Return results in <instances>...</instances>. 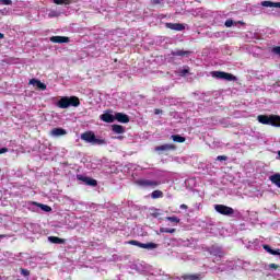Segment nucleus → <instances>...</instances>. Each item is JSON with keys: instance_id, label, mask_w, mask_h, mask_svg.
I'll list each match as a JSON object with an SVG mask.
<instances>
[{"instance_id": "obj_1", "label": "nucleus", "mask_w": 280, "mask_h": 280, "mask_svg": "<svg viewBox=\"0 0 280 280\" xmlns=\"http://www.w3.org/2000/svg\"><path fill=\"white\" fill-rule=\"evenodd\" d=\"M257 121L264 126H273L275 128H280V116L277 115H258Z\"/></svg>"}, {"instance_id": "obj_2", "label": "nucleus", "mask_w": 280, "mask_h": 280, "mask_svg": "<svg viewBox=\"0 0 280 280\" xmlns=\"http://www.w3.org/2000/svg\"><path fill=\"white\" fill-rule=\"evenodd\" d=\"M58 108H69L70 106H80V98L78 96H62L57 103Z\"/></svg>"}, {"instance_id": "obj_3", "label": "nucleus", "mask_w": 280, "mask_h": 280, "mask_svg": "<svg viewBox=\"0 0 280 280\" xmlns=\"http://www.w3.org/2000/svg\"><path fill=\"white\" fill-rule=\"evenodd\" d=\"M137 185H139V187H150L151 189H154L155 187H159V185H161L163 182H161V179H147V178H142V179H138Z\"/></svg>"}, {"instance_id": "obj_4", "label": "nucleus", "mask_w": 280, "mask_h": 280, "mask_svg": "<svg viewBox=\"0 0 280 280\" xmlns=\"http://www.w3.org/2000/svg\"><path fill=\"white\" fill-rule=\"evenodd\" d=\"M211 75L212 78H217V80H226L228 82H235L237 80V77L229 72L212 71Z\"/></svg>"}, {"instance_id": "obj_5", "label": "nucleus", "mask_w": 280, "mask_h": 280, "mask_svg": "<svg viewBox=\"0 0 280 280\" xmlns=\"http://www.w3.org/2000/svg\"><path fill=\"white\" fill-rule=\"evenodd\" d=\"M211 75L212 78H217V80H226L228 82H235L237 80V77L229 72L212 71Z\"/></svg>"}, {"instance_id": "obj_6", "label": "nucleus", "mask_w": 280, "mask_h": 280, "mask_svg": "<svg viewBox=\"0 0 280 280\" xmlns=\"http://www.w3.org/2000/svg\"><path fill=\"white\" fill-rule=\"evenodd\" d=\"M214 210L221 215H233V213H235V210H233V208L224 205H214Z\"/></svg>"}, {"instance_id": "obj_7", "label": "nucleus", "mask_w": 280, "mask_h": 280, "mask_svg": "<svg viewBox=\"0 0 280 280\" xmlns=\"http://www.w3.org/2000/svg\"><path fill=\"white\" fill-rule=\"evenodd\" d=\"M77 179L80 180L81 183H84V185H89L90 187H97V180L84 176V175H77Z\"/></svg>"}, {"instance_id": "obj_8", "label": "nucleus", "mask_w": 280, "mask_h": 280, "mask_svg": "<svg viewBox=\"0 0 280 280\" xmlns=\"http://www.w3.org/2000/svg\"><path fill=\"white\" fill-rule=\"evenodd\" d=\"M119 121L120 124H128V121H130V118L128 117V115L122 114V113H116L114 115V121Z\"/></svg>"}, {"instance_id": "obj_9", "label": "nucleus", "mask_w": 280, "mask_h": 280, "mask_svg": "<svg viewBox=\"0 0 280 280\" xmlns=\"http://www.w3.org/2000/svg\"><path fill=\"white\" fill-rule=\"evenodd\" d=\"M82 141H85V143H93L95 140V133L93 131H86L81 135Z\"/></svg>"}, {"instance_id": "obj_10", "label": "nucleus", "mask_w": 280, "mask_h": 280, "mask_svg": "<svg viewBox=\"0 0 280 280\" xmlns=\"http://www.w3.org/2000/svg\"><path fill=\"white\" fill-rule=\"evenodd\" d=\"M210 255H213L214 257H224V252L222 250V247L213 245L210 247Z\"/></svg>"}, {"instance_id": "obj_11", "label": "nucleus", "mask_w": 280, "mask_h": 280, "mask_svg": "<svg viewBox=\"0 0 280 280\" xmlns=\"http://www.w3.org/2000/svg\"><path fill=\"white\" fill-rule=\"evenodd\" d=\"M172 150H176V145L174 144H162L155 147V152H170Z\"/></svg>"}, {"instance_id": "obj_12", "label": "nucleus", "mask_w": 280, "mask_h": 280, "mask_svg": "<svg viewBox=\"0 0 280 280\" xmlns=\"http://www.w3.org/2000/svg\"><path fill=\"white\" fill-rule=\"evenodd\" d=\"M165 26L168 30H174L175 32H183V30H185V25L180 23H166Z\"/></svg>"}, {"instance_id": "obj_13", "label": "nucleus", "mask_w": 280, "mask_h": 280, "mask_svg": "<svg viewBox=\"0 0 280 280\" xmlns=\"http://www.w3.org/2000/svg\"><path fill=\"white\" fill-rule=\"evenodd\" d=\"M30 84H32L33 86H37V89H40V91H47V85L40 82V80L38 79H32L30 81Z\"/></svg>"}, {"instance_id": "obj_14", "label": "nucleus", "mask_w": 280, "mask_h": 280, "mask_svg": "<svg viewBox=\"0 0 280 280\" xmlns=\"http://www.w3.org/2000/svg\"><path fill=\"white\" fill-rule=\"evenodd\" d=\"M67 135V129L54 128L50 131V137H65Z\"/></svg>"}, {"instance_id": "obj_15", "label": "nucleus", "mask_w": 280, "mask_h": 280, "mask_svg": "<svg viewBox=\"0 0 280 280\" xmlns=\"http://www.w3.org/2000/svg\"><path fill=\"white\" fill-rule=\"evenodd\" d=\"M102 121H105V124H113L115 121V115L110 113H105L101 115Z\"/></svg>"}, {"instance_id": "obj_16", "label": "nucleus", "mask_w": 280, "mask_h": 280, "mask_svg": "<svg viewBox=\"0 0 280 280\" xmlns=\"http://www.w3.org/2000/svg\"><path fill=\"white\" fill-rule=\"evenodd\" d=\"M51 43H69V37L65 36H52L50 37Z\"/></svg>"}, {"instance_id": "obj_17", "label": "nucleus", "mask_w": 280, "mask_h": 280, "mask_svg": "<svg viewBox=\"0 0 280 280\" xmlns=\"http://www.w3.org/2000/svg\"><path fill=\"white\" fill-rule=\"evenodd\" d=\"M112 130H113V132H115L116 135H124V132H126V129H125L124 126H121V125H113V126H112Z\"/></svg>"}, {"instance_id": "obj_18", "label": "nucleus", "mask_w": 280, "mask_h": 280, "mask_svg": "<svg viewBox=\"0 0 280 280\" xmlns=\"http://www.w3.org/2000/svg\"><path fill=\"white\" fill-rule=\"evenodd\" d=\"M183 280H200L202 279V275L196 273V275H184L182 276Z\"/></svg>"}, {"instance_id": "obj_19", "label": "nucleus", "mask_w": 280, "mask_h": 280, "mask_svg": "<svg viewBox=\"0 0 280 280\" xmlns=\"http://www.w3.org/2000/svg\"><path fill=\"white\" fill-rule=\"evenodd\" d=\"M262 8H280V2L262 1Z\"/></svg>"}, {"instance_id": "obj_20", "label": "nucleus", "mask_w": 280, "mask_h": 280, "mask_svg": "<svg viewBox=\"0 0 280 280\" xmlns=\"http://www.w3.org/2000/svg\"><path fill=\"white\" fill-rule=\"evenodd\" d=\"M269 179L271 180V183H272L273 185H276V186L279 187V189H280V174H279V173L271 175V176L269 177Z\"/></svg>"}, {"instance_id": "obj_21", "label": "nucleus", "mask_w": 280, "mask_h": 280, "mask_svg": "<svg viewBox=\"0 0 280 280\" xmlns=\"http://www.w3.org/2000/svg\"><path fill=\"white\" fill-rule=\"evenodd\" d=\"M48 242H50V244H65L66 241L58 236H49Z\"/></svg>"}, {"instance_id": "obj_22", "label": "nucleus", "mask_w": 280, "mask_h": 280, "mask_svg": "<svg viewBox=\"0 0 280 280\" xmlns=\"http://www.w3.org/2000/svg\"><path fill=\"white\" fill-rule=\"evenodd\" d=\"M141 248H147L148 250H154V248H159V244H156V243H142Z\"/></svg>"}, {"instance_id": "obj_23", "label": "nucleus", "mask_w": 280, "mask_h": 280, "mask_svg": "<svg viewBox=\"0 0 280 280\" xmlns=\"http://www.w3.org/2000/svg\"><path fill=\"white\" fill-rule=\"evenodd\" d=\"M171 139L173 141H175V143H185V141H186L185 137H183L180 135H173V136H171Z\"/></svg>"}, {"instance_id": "obj_24", "label": "nucleus", "mask_w": 280, "mask_h": 280, "mask_svg": "<svg viewBox=\"0 0 280 280\" xmlns=\"http://www.w3.org/2000/svg\"><path fill=\"white\" fill-rule=\"evenodd\" d=\"M92 145H106V140L96 138L94 136V140L92 142Z\"/></svg>"}, {"instance_id": "obj_25", "label": "nucleus", "mask_w": 280, "mask_h": 280, "mask_svg": "<svg viewBox=\"0 0 280 280\" xmlns=\"http://www.w3.org/2000/svg\"><path fill=\"white\" fill-rule=\"evenodd\" d=\"M264 249L270 255H280V249H272L268 245H264Z\"/></svg>"}, {"instance_id": "obj_26", "label": "nucleus", "mask_w": 280, "mask_h": 280, "mask_svg": "<svg viewBox=\"0 0 280 280\" xmlns=\"http://www.w3.org/2000/svg\"><path fill=\"white\" fill-rule=\"evenodd\" d=\"M33 205H36L37 207H40L42 211H45L46 213H49V211H51V207H49L47 205L36 203V202H33Z\"/></svg>"}, {"instance_id": "obj_27", "label": "nucleus", "mask_w": 280, "mask_h": 280, "mask_svg": "<svg viewBox=\"0 0 280 280\" xmlns=\"http://www.w3.org/2000/svg\"><path fill=\"white\" fill-rule=\"evenodd\" d=\"M151 198H153L154 200H156V198H163V191H161V190H154V191L151 194Z\"/></svg>"}, {"instance_id": "obj_28", "label": "nucleus", "mask_w": 280, "mask_h": 280, "mask_svg": "<svg viewBox=\"0 0 280 280\" xmlns=\"http://www.w3.org/2000/svg\"><path fill=\"white\" fill-rule=\"evenodd\" d=\"M189 51H185V50H174L172 51V56H188Z\"/></svg>"}, {"instance_id": "obj_29", "label": "nucleus", "mask_w": 280, "mask_h": 280, "mask_svg": "<svg viewBox=\"0 0 280 280\" xmlns=\"http://www.w3.org/2000/svg\"><path fill=\"white\" fill-rule=\"evenodd\" d=\"M58 16H60V12H58V11H56V10H51V11H49V13H48V18H49V19H56V18H58Z\"/></svg>"}, {"instance_id": "obj_30", "label": "nucleus", "mask_w": 280, "mask_h": 280, "mask_svg": "<svg viewBox=\"0 0 280 280\" xmlns=\"http://www.w3.org/2000/svg\"><path fill=\"white\" fill-rule=\"evenodd\" d=\"M166 220L168 222H173L174 224H178L180 222V219H178V217H166Z\"/></svg>"}, {"instance_id": "obj_31", "label": "nucleus", "mask_w": 280, "mask_h": 280, "mask_svg": "<svg viewBox=\"0 0 280 280\" xmlns=\"http://www.w3.org/2000/svg\"><path fill=\"white\" fill-rule=\"evenodd\" d=\"M160 233H176V229L161 228Z\"/></svg>"}, {"instance_id": "obj_32", "label": "nucleus", "mask_w": 280, "mask_h": 280, "mask_svg": "<svg viewBox=\"0 0 280 280\" xmlns=\"http://www.w3.org/2000/svg\"><path fill=\"white\" fill-rule=\"evenodd\" d=\"M69 1H71V0H54V3H56L57 5H62V3L68 4Z\"/></svg>"}, {"instance_id": "obj_33", "label": "nucleus", "mask_w": 280, "mask_h": 280, "mask_svg": "<svg viewBox=\"0 0 280 280\" xmlns=\"http://www.w3.org/2000/svg\"><path fill=\"white\" fill-rule=\"evenodd\" d=\"M129 244H131V246H138L139 248L143 246V243H139L138 241H129Z\"/></svg>"}, {"instance_id": "obj_34", "label": "nucleus", "mask_w": 280, "mask_h": 280, "mask_svg": "<svg viewBox=\"0 0 280 280\" xmlns=\"http://www.w3.org/2000/svg\"><path fill=\"white\" fill-rule=\"evenodd\" d=\"M0 5H12V0H0Z\"/></svg>"}, {"instance_id": "obj_35", "label": "nucleus", "mask_w": 280, "mask_h": 280, "mask_svg": "<svg viewBox=\"0 0 280 280\" xmlns=\"http://www.w3.org/2000/svg\"><path fill=\"white\" fill-rule=\"evenodd\" d=\"M272 52L276 54L277 56H280V46L273 47Z\"/></svg>"}, {"instance_id": "obj_36", "label": "nucleus", "mask_w": 280, "mask_h": 280, "mask_svg": "<svg viewBox=\"0 0 280 280\" xmlns=\"http://www.w3.org/2000/svg\"><path fill=\"white\" fill-rule=\"evenodd\" d=\"M225 27H233V20H226Z\"/></svg>"}, {"instance_id": "obj_37", "label": "nucleus", "mask_w": 280, "mask_h": 280, "mask_svg": "<svg viewBox=\"0 0 280 280\" xmlns=\"http://www.w3.org/2000/svg\"><path fill=\"white\" fill-rule=\"evenodd\" d=\"M180 75H187V73H189V69L184 68L179 71Z\"/></svg>"}, {"instance_id": "obj_38", "label": "nucleus", "mask_w": 280, "mask_h": 280, "mask_svg": "<svg viewBox=\"0 0 280 280\" xmlns=\"http://www.w3.org/2000/svg\"><path fill=\"white\" fill-rule=\"evenodd\" d=\"M151 215H153V218H159L161 215V212L159 210H154Z\"/></svg>"}, {"instance_id": "obj_39", "label": "nucleus", "mask_w": 280, "mask_h": 280, "mask_svg": "<svg viewBox=\"0 0 280 280\" xmlns=\"http://www.w3.org/2000/svg\"><path fill=\"white\" fill-rule=\"evenodd\" d=\"M21 273L24 276V277H30V271L27 269H22L21 270Z\"/></svg>"}, {"instance_id": "obj_40", "label": "nucleus", "mask_w": 280, "mask_h": 280, "mask_svg": "<svg viewBox=\"0 0 280 280\" xmlns=\"http://www.w3.org/2000/svg\"><path fill=\"white\" fill-rule=\"evenodd\" d=\"M226 270V267H219L215 269V272H224Z\"/></svg>"}, {"instance_id": "obj_41", "label": "nucleus", "mask_w": 280, "mask_h": 280, "mask_svg": "<svg viewBox=\"0 0 280 280\" xmlns=\"http://www.w3.org/2000/svg\"><path fill=\"white\" fill-rule=\"evenodd\" d=\"M217 161H226V156L225 155H219L217 158Z\"/></svg>"}, {"instance_id": "obj_42", "label": "nucleus", "mask_w": 280, "mask_h": 280, "mask_svg": "<svg viewBox=\"0 0 280 280\" xmlns=\"http://www.w3.org/2000/svg\"><path fill=\"white\" fill-rule=\"evenodd\" d=\"M268 268H273L275 270H277V268H279V265H277V264H270V265L268 266Z\"/></svg>"}, {"instance_id": "obj_43", "label": "nucleus", "mask_w": 280, "mask_h": 280, "mask_svg": "<svg viewBox=\"0 0 280 280\" xmlns=\"http://www.w3.org/2000/svg\"><path fill=\"white\" fill-rule=\"evenodd\" d=\"M5 152H8V148H1L0 149V154H5Z\"/></svg>"}, {"instance_id": "obj_44", "label": "nucleus", "mask_w": 280, "mask_h": 280, "mask_svg": "<svg viewBox=\"0 0 280 280\" xmlns=\"http://www.w3.org/2000/svg\"><path fill=\"white\" fill-rule=\"evenodd\" d=\"M179 209H187V205H185V203L180 205Z\"/></svg>"}, {"instance_id": "obj_45", "label": "nucleus", "mask_w": 280, "mask_h": 280, "mask_svg": "<svg viewBox=\"0 0 280 280\" xmlns=\"http://www.w3.org/2000/svg\"><path fill=\"white\" fill-rule=\"evenodd\" d=\"M154 113H155V115H161L162 112H161V109H155Z\"/></svg>"}, {"instance_id": "obj_46", "label": "nucleus", "mask_w": 280, "mask_h": 280, "mask_svg": "<svg viewBox=\"0 0 280 280\" xmlns=\"http://www.w3.org/2000/svg\"><path fill=\"white\" fill-rule=\"evenodd\" d=\"M5 38V35H3V33H0V40Z\"/></svg>"}, {"instance_id": "obj_47", "label": "nucleus", "mask_w": 280, "mask_h": 280, "mask_svg": "<svg viewBox=\"0 0 280 280\" xmlns=\"http://www.w3.org/2000/svg\"><path fill=\"white\" fill-rule=\"evenodd\" d=\"M3 237H5V235H3V234H0V240H3Z\"/></svg>"}, {"instance_id": "obj_48", "label": "nucleus", "mask_w": 280, "mask_h": 280, "mask_svg": "<svg viewBox=\"0 0 280 280\" xmlns=\"http://www.w3.org/2000/svg\"><path fill=\"white\" fill-rule=\"evenodd\" d=\"M117 139H124V137L119 136V137H117Z\"/></svg>"}, {"instance_id": "obj_49", "label": "nucleus", "mask_w": 280, "mask_h": 280, "mask_svg": "<svg viewBox=\"0 0 280 280\" xmlns=\"http://www.w3.org/2000/svg\"><path fill=\"white\" fill-rule=\"evenodd\" d=\"M278 159H280V151H278Z\"/></svg>"}]
</instances>
